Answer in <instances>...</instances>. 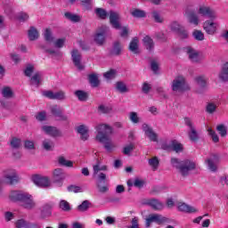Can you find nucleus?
Segmentation results:
<instances>
[{"label": "nucleus", "instance_id": "nucleus-11", "mask_svg": "<svg viewBox=\"0 0 228 228\" xmlns=\"http://www.w3.org/2000/svg\"><path fill=\"white\" fill-rule=\"evenodd\" d=\"M203 29L207 35H215L216 29H218V23L215 22V20L209 19L204 21Z\"/></svg>", "mask_w": 228, "mask_h": 228}, {"label": "nucleus", "instance_id": "nucleus-27", "mask_svg": "<svg viewBox=\"0 0 228 228\" xmlns=\"http://www.w3.org/2000/svg\"><path fill=\"white\" fill-rule=\"evenodd\" d=\"M88 81L92 88H97L101 85V80H99V76L95 73L88 75Z\"/></svg>", "mask_w": 228, "mask_h": 228}, {"label": "nucleus", "instance_id": "nucleus-64", "mask_svg": "<svg viewBox=\"0 0 228 228\" xmlns=\"http://www.w3.org/2000/svg\"><path fill=\"white\" fill-rule=\"evenodd\" d=\"M78 45L81 47L82 51H88L90 49V44L86 41H78Z\"/></svg>", "mask_w": 228, "mask_h": 228}, {"label": "nucleus", "instance_id": "nucleus-45", "mask_svg": "<svg viewBox=\"0 0 228 228\" xmlns=\"http://www.w3.org/2000/svg\"><path fill=\"white\" fill-rule=\"evenodd\" d=\"M2 95L5 97V99H12V97H13V91H12V88L10 87H4Z\"/></svg>", "mask_w": 228, "mask_h": 228}, {"label": "nucleus", "instance_id": "nucleus-35", "mask_svg": "<svg viewBox=\"0 0 228 228\" xmlns=\"http://www.w3.org/2000/svg\"><path fill=\"white\" fill-rule=\"evenodd\" d=\"M42 145L45 151H51L54 150V142H53L51 139H45Z\"/></svg>", "mask_w": 228, "mask_h": 228}, {"label": "nucleus", "instance_id": "nucleus-15", "mask_svg": "<svg viewBox=\"0 0 228 228\" xmlns=\"http://www.w3.org/2000/svg\"><path fill=\"white\" fill-rule=\"evenodd\" d=\"M184 122L185 126L190 128V131L188 132L189 139L191 142H197L199 140V134L197 133L195 126H193V122L189 118H185Z\"/></svg>", "mask_w": 228, "mask_h": 228}, {"label": "nucleus", "instance_id": "nucleus-43", "mask_svg": "<svg viewBox=\"0 0 228 228\" xmlns=\"http://www.w3.org/2000/svg\"><path fill=\"white\" fill-rule=\"evenodd\" d=\"M192 37L195 40H197L198 42H202L204 40V32H202L201 30H197L195 29L192 32Z\"/></svg>", "mask_w": 228, "mask_h": 228}, {"label": "nucleus", "instance_id": "nucleus-56", "mask_svg": "<svg viewBox=\"0 0 228 228\" xmlns=\"http://www.w3.org/2000/svg\"><path fill=\"white\" fill-rule=\"evenodd\" d=\"M208 134L211 136L213 142L215 143H218V142L220 141V139L218 138V134H216V132H215L213 129L208 128Z\"/></svg>", "mask_w": 228, "mask_h": 228}, {"label": "nucleus", "instance_id": "nucleus-19", "mask_svg": "<svg viewBox=\"0 0 228 228\" xmlns=\"http://www.w3.org/2000/svg\"><path fill=\"white\" fill-rule=\"evenodd\" d=\"M183 51L188 54L189 60L192 63H200V56L199 55V51L193 49L191 46H186Z\"/></svg>", "mask_w": 228, "mask_h": 228}, {"label": "nucleus", "instance_id": "nucleus-28", "mask_svg": "<svg viewBox=\"0 0 228 228\" xmlns=\"http://www.w3.org/2000/svg\"><path fill=\"white\" fill-rule=\"evenodd\" d=\"M121 53H122V45L118 41L114 42L112 45V49L110 50V55L120 56Z\"/></svg>", "mask_w": 228, "mask_h": 228}, {"label": "nucleus", "instance_id": "nucleus-3", "mask_svg": "<svg viewBox=\"0 0 228 228\" xmlns=\"http://www.w3.org/2000/svg\"><path fill=\"white\" fill-rule=\"evenodd\" d=\"M171 165L178 170V172L183 175V177H187L190 175L191 170L197 168V164L192 160H180L179 159H171Z\"/></svg>", "mask_w": 228, "mask_h": 228}, {"label": "nucleus", "instance_id": "nucleus-47", "mask_svg": "<svg viewBox=\"0 0 228 228\" xmlns=\"http://www.w3.org/2000/svg\"><path fill=\"white\" fill-rule=\"evenodd\" d=\"M98 111L99 113L108 114L113 111V108H111V106L100 105L98 107Z\"/></svg>", "mask_w": 228, "mask_h": 228}, {"label": "nucleus", "instance_id": "nucleus-13", "mask_svg": "<svg viewBox=\"0 0 228 228\" xmlns=\"http://www.w3.org/2000/svg\"><path fill=\"white\" fill-rule=\"evenodd\" d=\"M101 161L97 160L96 164L93 166V176L96 177L99 183H106L108 181V176L104 173L101 172Z\"/></svg>", "mask_w": 228, "mask_h": 228}, {"label": "nucleus", "instance_id": "nucleus-12", "mask_svg": "<svg viewBox=\"0 0 228 228\" xmlns=\"http://www.w3.org/2000/svg\"><path fill=\"white\" fill-rule=\"evenodd\" d=\"M205 163L208 166V170L211 172H216V170H218V163H220V155H211L209 159L205 160Z\"/></svg>", "mask_w": 228, "mask_h": 228}, {"label": "nucleus", "instance_id": "nucleus-1", "mask_svg": "<svg viewBox=\"0 0 228 228\" xmlns=\"http://www.w3.org/2000/svg\"><path fill=\"white\" fill-rule=\"evenodd\" d=\"M97 131L96 140L100 142V143H104V149L108 152H111V149L115 147L113 142H111V139H110V134H113V128L107 124H100L95 126Z\"/></svg>", "mask_w": 228, "mask_h": 228}, {"label": "nucleus", "instance_id": "nucleus-30", "mask_svg": "<svg viewBox=\"0 0 228 228\" xmlns=\"http://www.w3.org/2000/svg\"><path fill=\"white\" fill-rule=\"evenodd\" d=\"M178 210L183 213H197V208L186 203H180L178 205Z\"/></svg>", "mask_w": 228, "mask_h": 228}, {"label": "nucleus", "instance_id": "nucleus-59", "mask_svg": "<svg viewBox=\"0 0 228 228\" xmlns=\"http://www.w3.org/2000/svg\"><path fill=\"white\" fill-rule=\"evenodd\" d=\"M11 147L12 149H19L20 147V139H17V137H13L11 140Z\"/></svg>", "mask_w": 228, "mask_h": 228}, {"label": "nucleus", "instance_id": "nucleus-6", "mask_svg": "<svg viewBox=\"0 0 228 228\" xmlns=\"http://www.w3.org/2000/svg\"><path fill=\"white\" fill-rule=\"evenodd\" d=\"M198 13L201 17H207L208 19H211L212 20H216V19L218 18V16L216 15V12L213 8L206 4L200 5Z\"/></svg>", "mask_w": 228, "mask_h": 228}, {"label": "nucleus", "instance_id": "nucleus-41", "mask_svg": "<svg viewBox=\"0 0 228 228\" xmlns=\"http://www.w3.org/2000/svg\"><path fill=\"white\" fill-rule=\"evenodd\" d=\"M148 163L152 170L156 171L159 167V159H158V157H153L148 160Z\"/></svg>", "mask_w": 228, "mask_h": 228}, {"label": "nucleus", "instance_id": "nucleus-62", "mask_svg": "<svg viewBox=\"0 0 228 228\" xmlns=\"http://www.w3.org/2000/svg\"><path fill=\"white\" fill-rule=\"evenodd\" d=\"M65 45V38H59L54 42V46L58 49H61Z\"/></svg>", "mask_w": 228, "mask_h": 228}, {"label": "nucleus", "instance_id": "nucleus-23", "mask_svg": "<svg viewBox=\"0 0 228 228\" xmlns=\"http://www.w3.org/2000/svg\"><path fill=\"white\" fill-rule=\"evenodd\" d=\"M142 131L148 136V138L151 140V142H158V134L154 133V130L149 125L142 124Z\"/></svg>", "mask_w": 228, "mask_h": 228}, {"label": "nucleus", "instance_id": "nucleus-54", "mask_svg": "<svg viewBox=\"0 0 228 228\" xmlns=\"http://www.w3.org/2000/svg\"><path fill=\"white\" fill-rule=\"evenodd\" d=\"M129 119L133 124H138L140 122V118L138 117V113L136 112H130Z\"/></svg>", "mask_w": 228, "mask_h": 228}, {"label": "nucleus", "instance_id": "nucleus-49", "mask_svg": "<svg viewBox=\"0 0 228 228\" xmlns=\"http://www.w3.org/2000/svg\"><path fill=\"white\" fill-rule=\"evenodd\" d=\"M216 104L215 102H208L206 107L207 113L213 114L216 111Z\"/></svg>", "mask_w": 228, "mask_h": 228}, {"label": "nucleus", "instance_id": "nucleus-26", "mask_svg": "<svg viewBox=\"0 0 228 228\" xmlns=\"http://www.w3.org/2000/svg\"><path fill=\"white\" fill-rule=\"evenodd\" d=\"M77 132L78 134H81L80 139L83 142H86L88 138H90V135L88 134V126L85 125H80L77 127Z\"/></svg>", "mask_w": 228, "mask_h": 228}, {"label": "nucleus", "instance_id": "nucleus-9", "mask_svg": "<svg viewBox=\"0 0 228 228\" xmlns=\"http://www.w3.org/2000/svg\"><path fill=\"white\" fill-rule=\"evenodd\" d=\"M161 148L163 151H167L168 152H183L184 151V147L181 142H178L177 140H173L168 143H163Z\"/></svg>", "mask_w": 228, "mask_h": 228}, {"label": "nucleus", "instance_id": "nucleus-58", "mask_svg": "<svg viewBox=\"0 0 228 228\" xmlns=\"http://www.w3.org/2000/svg\"><path fill=\"white\" fill-rule=\"evenodd\" d=\"M171 30L175 31V33H177L181 28L183 27L179 24L177 21H173L170 25Z\"/></svg>", "mask_w": 228, "mask_h": 228}, {"label": "nucleus", "instance_id": "nucleus-53", "mask_svg": "<svg viewBox=\"0 0 228 228\" xmlns=\"http://www.w3.org/2000/svg\"><path fill=\"white\" fill-rule=\"evenodd\" d=\"M151 15H152V19H153L156 22H159V23L163 22V17H161V14H159V12H158V11H153V12H151Z\"/></svg>", "mask_w": 228, "mask_h": 228}, {"label": "nucleus", "instance_id": "nucleus-21", "mask_svg": "<svg viewBox=\"0 0 228 228\" xmlns=\"http://www.w3.org/2000/svg\"><path fill=\"white\" fill-rule=\"evenodd\" d=\"M185 15H187L188 22L193 26H199L200 20L199 19V14L195 11H185Z\"/></svg>", "mask_w": 228, "mask_h": 228}, {"label": "nucleus", "instance_id": "nucleus-34", "mask_svg": "<svg viewBox=\"0 0 228 228\" xmlns=\"http://www.w3.org/2000/svg\"><path fill=\"white\" fill-rule=\"evenodd\" d=\"M75 95L77 97L78 101L85 102L88 101V93L83 91V90H77L75 91Z\"/></svg>", "mask_w": 228, "mask_h": 228}, {"label": "nucleus", "instance_id": "nucleus-46", "mask_svg": "<svg viewBox=\"0 0 228 228\" xmlns=\"http://www.w3.org/2000/svg\"><path fill=\"white\" fill-rule=\"evenodd\" d=\"M44 38L45 42H54V37H53V32H51V29L46 28L45 30Z\"/></svg>", "mask_w": 228, "mask_h": 228}, {"label": "nucleus", "instance_id": "nucleus-10", "mask_svg": "<svg viewBox=\"0 0 228 228\" xmlns=\"http://www.w3.org/2000/svg\"><path fill=\"white\" fill-rule=\"evenodd\" d=\"M65 173L61 168H56L53 172V183L57 188L63 186V181H65Z\"/></svg>", "mask_w": 228, "mask_h": 228}, {"label": "nucleus", "instance_id": "nucleus-37", "mask_svg": "<svg viewBox=\"0 0 228 228\" xmlns=\"http://www.w3.org/2000/svg\"><path fill=\"white\" fill-rule=\"evenodd\" d=\"M28 35L31 42L38 40V37H40V35L38 34V30H37L35 27H30Z\"/></svg>", "mask_w": 228, "mask_h": 228}, {"label": "nucleus", "instance_id": "nucleus-5", "mask_svg": "<svg viewBox=\"0 0 228 228\" xmlns=\"http://www.w3.org/2000/svg\"><path fill=\"white\" fill-rule=\"evenodd\" d=\"M170 220L160 214H150L145 218V227H149L151 224H157L161 225L163 224H168Z\"/></svg>", "mask_w": 228, "mask_h": 228}, {"label": "nucleus", "instance_id": "nucleus-42", "mask_svg": "<svg viewBox=\"0 0 228 228\" xmlns=\"http://www.w3.org/2000/svg\"><path fill=\"white\" fill-rule=\"evenodd\" d=\"M64 16L68 20H71V22H79V20H81L79 15L73 14L71 12H65Z\"/></svg>", "mask_w": 228, "mask_h": 228}, {"label": "nucleus", "instance_id": "nucleus-25", "mask_svg": "<svg viewBox=\"0 0 228 228\" xmlns=\"http://www.w3.org/2000/svg\"><path fill=\"white\" fill-rule=\"evenodd\" d=\"M15 228H40L37 223H30L24 219H19L15 223Z\"/></svg>", "mask_w": 228, "mask_h": 228}, {"label": "nucleus", "instance_id": "nucleus-40", "mask_svg": "<svg viewBox=\"0 0 228 228\" xmlns=\"http://www.w3.org/2000/svg\"><path fill=\"white\" fill-rule=\"evenodd\" d=\"M195 81L200 88H206V86H208V78L205 76L197 77Z\"/></svg>", "mask_w": 228, "mask_h": 228}, {"label": "nucleus", "instance_id": "nucleus-51", "mask_svg": "<svg viewBox=\"0 0 228 228\" xmlns=\"http://www.w3.org/2000/svg\"><path fill=\"white\" fill-rule=\"evenodd\" d=\"M67 190L68 191L73 192V193H81V191H83L80 186L74 185V184L68 186Z\"/></svg>", "mask_w": 228, "mask_h": 228}, {"label": "nucleus", "instance_id": "nucleus-16", "mask_svg": "<svg viewBox=\"0 0 228 228\" xmlns=\"http://www.w3.org/2000/svg\"><path fill=\"white\" fill-rule=\"evenodd\" d=\"M143 204L144 206H149L154 211H161L165 208V204L156 198L144 200Z\"/></svg>", "mask_w": 228, "mask_h": 228}, {"label": "nucleus", "instance_id": "nucleus-36", "mask_svg": "<svg viewBox=\"0 0 228 228\" xmlns=\"http://www.w3.org/2000/svg\"><path fill=\"white\" fill-rule=\"evenodd\" d=\"M51 205H45L41 208V218L45 219L51 216Z\"/></svg>", "mask_w": 228, "mask_h": 228}, {"label": "nucleus", "instance_id": "nucleus-52", "mask_svg": "<svg viewBox=\"0 0 228 228\" xmlns=\"http://www.w3.org/2000/svg\"><path fill=\"white\" fill-rule=\"evenodd\" d=\"M95 13L98 17H100V19H106V17H108V12L102 8H97L95 10Z\"/></svg>", "mask_w": 228, "mask_h": 228}, {"label": "nucleus", "instance_id": "nucleus-4", "mask_svg": "<svg viewBox=\"0 0 228 228\" xmlns=\"http://www.w3.org/2000/svg\"><path fill=\"white\" fill-rule=\"evenodd\" d=\"M171 88L173 92H175L176 94H183V92H188V90H190V86L186 82V78L180 76L173 80Z\"/></svg>", "mask_w": 228, "mask_h": 228}, {"label": "nucleus", "instance_id": "nucleus-33", "mask_svg": "<svg viewBox=\"0 0 228 228\" xmlns=\"http://www.w3.org/2000/svg\"><path fill=\"white\" fill-rule=\"evenodd\" d=\"M219 78L221 81L227 82L228 81V62H225L219 73Z\"/></svg>", "mask_w": 228, "mask_h": 228}, {"label": "nucleus", "instance_id": "nucleus-24", "mask_svg": "<svg viewBox=\"0 0 228 228\" xmlns=\"http://www.w3.org/2000/svg\"><path fill=\"white\" fill-rule=\"evenodd\" d=\"M110 22L115 29H120V22H118V19H120V16L118 15V12H115L114 11H110Z\"/></svg>", "mask_w": 228, "mask_h": 228}, {"label": "nucleus", "instance_id": "nucleus-32", "mask_svg": "<svg viewBox=\"0 0 228 228\" xmlns=\"http://www.w3.org/2000/svg\"><path fill=\"white\" fill-rule=\"evenodd\" d=\"M138 37H134L132 41L129 44L128 49L131 51V53H134V54H138V44H139Z\"/></svg>", "mask_w": 228, "mask_h": 228}, {"label": "nucleus", "instance_id": "nucleus-63", "mask_svg": "<svg viewBox=\"0 0 228 228\" xmlns=\"http://www.w3.org/2000/svg\"><path fill=\"white\" fill-rule=\"evenodd\" d=\"M29 19V15L26 12H20L18 15V20H20V22H26Z\"/></svg>", "mask_w": 228, "mask_h": 228}, {"label": "nucleus", "instance_id": "nucleus-18", "mask_svg": "<svg viewBox=\"0 0 228 228\" xmlns=\"http://www.w3.org/2000/svg\"><path fill=\"white\" fill-rule=\"evenodd\" d=\"M44 97H46L47 99H51L52 101H63L65 100V92L59 91V92H53V91H44L43 92Z\"/></svg>", "mask_w": 228, "mask_h": 228}, {"label": "nucleus", "instance_id": "nucleus-7", "mask_svg": "<svg viewBox=\"0 0 228 228\" xmlns=\"http://www.w3.org/2000/svg\"><path fill=\"white\" fill-rule=\"evenodd\" d=\"M108 31H110V28L107 26H102L98 31H96L94 41L97 45H104V42H106V35H108Z\"/></svg>", "mask_w": 228, "mask_h": 228}, {"label": "nucleus", "instance_id": "nucleus-20", "mask_svg": "<svg viewBox=\"0 0 228 228\" xmlns=\"http://www.w3.org/2000/svg\"><path fill=\"white\" fill-rule=\"evenodd\" d=\"M71 59H72V61H73L75 67H77L78 69V70H83V69H85V67L81 64L82 56H81V53L79 52V50H77V49L72 50Z\"/></svg>", "mask_w": 228, "mask_h": 228}, {"label": "nucleus", "instance_id": "nucleus-8", "mask_svg": "<svg viewBox=\"0 0 228 228\" xmlns=\"http://www.w3.org/2000/svg\"><path fill=\"white\" fill-rule=\"evenodd\" d=\"M20 181L19 177V174L15 169H8L4 176V183L6 184H17V183Z\"/></svg>", "mask_w": 228, "mask_h": 228}, {"label": "nucleus", "instance_id": "nucleus-38", "mask_svg": "<svg viewBox=\"0 0 228 228\" xmlns=\"http://www.w3.org/2000/svg\"><path fill=\"white\" fill-rule=\"evenodd\" d=\"M59 208L61 209V211H65L66 213H69V211L72 210V207H70V203L65 200H61L59 203Z\"/></svg>", "mask_w": 228, "mask_h": 228}, {"label": "nucleus", "instance_id": "nucleus-57", "mask_svg": "<svg viewBox=\"0 0 228 228\" xmlns=\"http://www.w3.org/2000/svg\"><path fill=\"white\" fill-rule=\"evenodd\" d=\"M59 164L62 167H73L72 161L67 160L63 157L59 158Z\"/></svg>", "mask_w": 228, "mask_h": 228}, {"label": "nucleus", "instance_id": "nucleus-44", "mask_svg": "<svg viewBox=\"0 0 228 228\" xmlns=\"http://www.w3.org/2000/svg\"><path fill=\"white\" fill-rule=\"evenodd\" d=\"M131 15L133 17H135L136 19H143L144 17H146V13L144 11H142L140 9H134L132 12Z\"/></svg>", "mask_w": 228, "mask_h": 228}, {"label": "nucleus", "instance_id": "nucleus-17", "mask_svg": "<svg viewBox=\"0 0 228 228\" xmlns=\"http://www.w3.org/2000/svg\"><path fill=\"white\" fill-rule=\"evenodd\" d=\"M51 113L57 118V120H61L62 122H67L69 120V117L63 114V109L58 105H53L51 107Z\"/></svg>", "mask_w": 228, "mask_h": 228}, {"label": "nucleus", "instance_id": "nucleus-2", "mask_svg": "<svg viewBox=\"0 0 228 228\" xmlns=\"http://www.w3.org/2000/svg\"><path fill=\"white\" fill-rule=\"evenodd\" d=\"M12 202H20L25 209H33L36 206L31 194L23 191H12L9 195Z\"/></svg>", "mask_w": 228, "mask_h": 228}, {"label": "nucleus", "instance_id": "nucleus-48", "mask_svg": "<svg viewBox=\"0 0 228 228\" xmlns=\"http://www.w3.org/2000/svg\"><path fill=\"white\" fill-rule=\"evenodd\" d=\"M116 88L118 92H120V94H126V92H127V86H126L124 82H117Z\"/></svg>", "mask_w": 228, "mask_h": 228}, {"label": "nucleus", "instance_id": "nucleus-55", "mask_svg": "<svg viewBox=\"0 0 228 228\" xmlns=\"http://www.w3.org/2000/svg\"><path fill=\"white\" fill-rule=\"evenodd\" d=\"M35 71V67H33V65H27L25 70H24V74L25 76H27V77H31V75L33 74V72Z\"/></svg>", "mask_w": 228, "mask_h": 228}, {"label": "nucleus", "instance_id": "nucleus-50", "mask_svg": "<svg viewBox=\"0 0 228 228\" xmlns=\"http://www.w3.org/2000/svg\"><path fill=\"white\" fill-rule=\"evenodd\" d=\"M216 131L218 132V134H220V136H222L223 138L224 136H227V128L225 127V126L224 125H218L216 126Z\"/></svg>", "mask_w": 228, "mask_h": 228}, {"label": "nucleus", "instance_id": "nucleus-31", "mask_svg": "<svg viewBox=\"0 0 228 228\" xmlns=\"http://www.w3.org/2000/svg\"><path fill=\"white\" fill-rule=\"evenodd\" d=\"M41 83H42V73L41 72L35 73L34 76H32L30 78V85H33L34 86L38 88Z\"/></svg>", "mask_w": 228, "mask_h": 228}, {"label": "nucleus", "instance_id": "nucleus-60", "mask_svg": "<svg viewBox=\"0 0 228 228\" xmlns=\"http://www.w3.org/2000/svg\"><path fill=\"white\" fill-rule=\"evenodd\" d=\"M176 35L182 39L188 38V31L183 27L178 32H176Z\"/></svg>", "mask_w": 228, "mask_h": 228}, {"label": "nucleus", "instance_id": "nucleus-39", "mask_svg": "<svg viewBox=\"0 0 228 228\" xmlns=\"http://www.w3.org/2000/svg\"><path fill=\"white\" fill-rule=\"evenodd\" d=\"M90 206H92V203H90L89 200H84L80 205L77 206V209L80 213H85L87 209H90Z\"/></svg>", "mask_w": 228, "mask_h": 228}, {"label": "nucleus", "instance_id": "nucleus-14", "mask_svg": "<svg viewBox=\"0 0 228 228\" xmlns=\"http://www.w3.org/2000/svg\"><path fill=\"white\" fill-rule=\"evenodd\" d=\"M32 181L34 184H37L40 188H49L51 186V180L48 176L36 175L32 177Z\"/></svg>", "mask_w": 228, "mask_h": 228}, {"label": "nucleus", "instance_id": "nucleus-29", "mask_svg": "<svg viewBox=\"0 0 228 228\" xmlns=\"http://www.w3.org/2000/svg\"><path fill=\"white\" fill-rule=\"evenodd\" d=\"M142 42L147 51H149L150 53H152V51H154V40H152L151 37L149 36L144 37V38L142 39Z\"/></svg>", "mask_w": 228, "mask_h": 228}, {"label": "nucleus", "instance_id": "nucleus-22", "mask_svg": "<svg viewBox=\"0 0 228 228\" xmlns=\"http://www.w3.org/2000/svg\"><path fill=\"white\" fill-rule=\"evenodd\" d=\"M42 129L46 134H49V136H53V138L61 136V131H60V129H57L55 126H42Z\"/></svg>", "mask_w": 228, "mask_h": 228}, {"label": "nucleus", "instance_id": "nucleus-61", "mask_svg": "<svg viewBox=\"0 0 228 228\" xmlns=\"http://www.w3.org/2000/svg\"><path fill=\"white\" fill-rule=\"evenodd\" d=\"M134 150V144L130 143L129 145L126 146L123 149V154H125L126 156H127L128 154H130L132 152V151Z\"/></svg>", "mask_w": 228, "mask_h": 228}]
</instances>
